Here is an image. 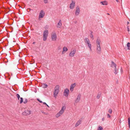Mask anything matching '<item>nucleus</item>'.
<instances>
[{
    "label": "nucleus",
    "mask_w": 130,
    "mask_h": 130,
    "mask_svg": "<svg viewBox=\"0 0 130 130\" xmlns=\"http://www.w3.org/2000/svg\"><path fill=\"white\" fill-rule=\"evenodd\" d=\"M45 13L43 10H41L39 13L38 19L39 20H41V18H43L45 15Z\"/></svg>",
    "instance_id": "obj_4"
},
{
    "label": "nucleus",
    "mask_w": 130,
    "mask_h": 130,
    "mask_svg": "<svg viewBox=\"0 0 130 130\" xmlns=\"http://www.w3.org/2000/svg\"><path fill=\"white\" fill-rule=\"evenodd\" d=\"M80 10L79 7L77 6L76 7V9L75 11V14L76 16L78 15L80 12Z\"/></svg>",
    "instance_id": "obj_9"
},
{
    "label": "nucleus",
    "mask_w": 130,
    "mask_h": 130,
    "mask_svg": "<svg viewBox=\"0 0 130 130\" xmlns=\"http://www.w3.org/2000/svg\"><path fill=\"white\" fill-rule=\"evenodd\" d=\"M101 93H100L99 92L97 94V98L98 99H99L101 96Z\"/></svg>",
    "instance_id": "obj_27"
},
{
    "label": "nucleus",
    "mask_w": 130,
    "mask_h": 130,
    "mask_svg": "<svg viewBox=\"0 0 130 130\" xmlns=\"http://www.w3.org/2000/svg\"><path fill=\"white\" fill-rule=\"evenodd\" d=\"M96 52L98 54H100L101 53V46H96Z\"/></svg>",
    "instance_id": "obj_11"
},
{
    "label": "nucleus",
    "mask_w": 130,
    "mask_h": 130,
    "mask_svg": "<svg viewBox=\"0 0 130 130\" xmlns=\"http://www.w3.org/2000/svg\"><path fill=\"white\" fill-rule=\"evenodd\" d=\"M65 109V106H63L60 110L56 115V117L57 118H58L61 116V115L64 112Z\"/></svg>",
    "instance_id": "obj_3"
},
{
    "label": "nucleus",
    "mask_w": 130,
    "mask_h": 130,
    "mask_svg": "<svg viewBox=\"0 0 130 130\" xmlns=\"http://www.w3.org/2000/svg\"><path fill=\"white\" fill-rule=\"evenodd\" d=\"M27 102V100L26 99H25L23 103L24 104H26Z\"/></svg>",
    "instance_id": "obj_29"
},
{
    "label": "nucleus",
    "mask_w": 130,
    "mask_h": 130,
    "mask_svg": "<svg viewBox=\"0 0 130 130\" xmlns=\"http://www.w3.org/2000/svg\"><path fill=\"white\" fill-rule=\"evenodd\" d=\"M75 2L74 0H72L71 2L70 5V8L71 9H73L75 6Z\"/></svg>",
    "instance_id": "obj_5"
},
{
    "label": "nucleus",
    "mask_w": 130,
    "mask_h": 130,
    "mask_svg": "<svg viewBox=\"0 0 130 130\" xmlns=\"http://www.w3.org/2000/svg\"><path fill=\"white\" fill-rule=\"evenodd\" d=\"M76 84L75 83H74L72 84L70 86V91L71 92H72L73 90V89L74 87L75 86Z\"/></svg>",
    "instance_id": "obj_14"
},
{
    "label": "nucleus",
    "mask_w": 130,
    "mask_h": 130,
    "mask_svg": "<svg viewBox=\"0 0 130 130\" xmlns=\"http://www.w3.org/2000/svg\"><path fill=\"white\" fill-rule=\"evenodd\" d=\"M43 113L44 114H46V113L45 112H43Z\"/></svg>",
    "instance_id": "obj_43"
},
{
    "label": "nucleus",
    "mask_w": 130,
    "mask_h": 130,
    "mask_svg": "<svg viewBox=\"0 0 130 130\" xmlns=\"http://www.w3.org/2000/svg\"><path fill=\"white\" fill-rule=\"evenodd\" d=\"M76 52V50L75 49H73L71 50L69 54V56L71 57H74Z\"/></svg>",
    "instance_id": "obj_7"
},
{
    "label": "nucleus",
    "mask_w": 130,
    "mask_h": 130,
    "mask_svg": "<svg viewBox=\"0 0 130 130\" xmlns=\"http://www.w3.org/2000/svg\"><path fill=\"white\" fill-rule=\"evenodd\" d=\"M35 42H33V43H32V44H35Z\"/></svg>",
    "instance_id": "obj_40"
},
{
    "label": "nucleus",
    "mask_w": 130,
    "mask_h": 130,
    "mask_svg": "<svg viewBox=\"0 0 130 130\" xmlns=\"http://www.w3.org/2000/svg\"><path fill=\"white\" fill-rule=\"evenodd\" d=\"M62 24L61 22V21L60 20H59V22L57 24L56 27L57 28H60L62 26Z\"/></svg>",
    "instance_id": "obj_16"
},
{
    "label": "nucleus",
    "mask_w": 130,
    "mask_h": 130,
    "mask_svg": "<svg viewBox=\"0 0 130 130\" xmlns=\"http://www.w3.org/2000/svg\"><path fill=\"white\" fill-rule=\"evenodd\" d=\"M104 120V118H103L102 119V121H103Z\"/></svg>",
    "instance_id": "obj_41"
},
{
    "label": "nucleus",
    "mask_w": 130,
    "mask_h": 130,
    "mask_svg": "<svg viewBox=\"0 0 130 130\" xmlns=\"http://www.w3.org/2000/svg\"><path fill=\"white\" fill-rule=\"evenodd\" d=\"M17 98L19 100V99L20 98V95H19L18 94H17Z\"/></svg>",
    "instance_id": "obj_32"
},
{
    "label": "nucleus",
    "mask_w": 130,
    "mask_h": 130,
    "mask_svg": "<svg viewBox=\"0 0 130 130\" xmlns=\"http://www.w3.org/2000/svg\"><path fill=\"white\" fill-rule=\"evenodd\" d=\"M86 44L87 45L88 47L91 46L90 41L86 43Z\"/></svg>",
    "instance_id": "obj_24"
},
{
    "label": "nucleus",
    "mask_w": 130,
    "mask_h": 130,
    "mask_svg": "<svg viewBox=\"0 0 130 130\" xmlns=\"http://www.w3.org/2000/svg\"><path fill=\"white\" fill-rule=\"evenodd\" d=\"M116 1L117 2H118V0H116Z\"/></svg>",
    "instance_id": "obj_47"
},
{
    "label": "nucleus",
    "mask_w": 130,
    "mask_h": 130,
    "mask_svg": "<svg viewBox=\"0 0 130 130\" xmlns=\"http://www.w3.org/2000/svg\"><path fill=\"white\" fill-rule=\"evenodd\" d=\"M51 38L52 41H55L56 40L57 35L55 32H53L51 36Z\"/></svg>",
    "instance_id": "obj_8"
},
{
    "label": "nucleus",
    "mask_w": 130,
    "mask_h": 130,
    "mask_svg": "<svg viewBox=\"0 0 130 130\" xmlns=\"http://www.w3.org/2000/svg\"><path fill=\"white\" fill-rule=\"evenodd\" d=\"M30 111L26 110L23 112L22 114L24 115H27L30 114Z\"/></svg>",
    "instance_id": "obj_12"
},
{
    "label": "nucleus",
    "mask_w": 130,
    "mask_h": 130,
    "mask_svg": "<svg viewBox=\"0 0 130 130\" xmlns=\"http://www.w3.org/2000/svg\"><path fill=\"white\" fill-rule=\"evenodd\" d=\"M48 27H49V26H48V25H46L45 26L44 28H45L46 29H47L48 28Z\"/></svg>",
    "instance_id": "obj_35"
},
{
    "label": "nucleus",
    "mask_w": 130,
    "mask_h": 130,
    "mask_svg": "<svg viewBox=\"0 0 130 130\" xmlns=\"http://www.w3.org/2000/svg\"><path fill=\"white\" fill-rule=\"evenodd\" d=\"M103 129V128L101 126H98L97 130H102Z\"/></svg>",
    "instance_id": "obj_25"
},
{
    "label": "nucleus",
    "mask_w": 130,
    "mask_h": 130,
    "mask_svg": "<svg viewBox=\"0 0 130 130\" xmlns=\"http://www.w3.org/2000/svg\"><path fill=\"white\" fill-rule=\"evenodd\" d=\"M60 47H58V50H60Z\"/></svg>",
    "instance_id": "obj_42"
},
{
    "label": "nucleus",
    "mask_w": 130,
    "mask_h": 130,
    "mask_svg": "<svg viewBox=\"0 0 130 130\" xmlns=\"http://www.w3.org/2000/svg\"><path fill=\"white\" fill-rule=\"evenodd\" d=\"M101 43L100 40L98 38L96 41V46H100V44Z\"/></svg>",
    "instance_id": "obj_13"
},
{
    "label": "nucleus",
    "mask_w": 130,
    "mask_h": 130,
    "mask_svg": "<svg viewBox=\"0 0 130 130\" xmlns=\"http://www.w3.org/2000/svg\"><path fill=\"white\" fill-rule=\"evenodd\" d=\"M100 3L103 5H106L107 4V2L106 1H103L101 2Z\"/></svg>",
    "instance_id": "obj_19"
},
{
    "label": "nucleus",
    "mask_w": 130,
    "mask_h": 130,
    "mask_svg": "<svg viewBox=\"0 0 130 130\" xmlns=\"http://www.w3.org/2000/svg\"><path fill=\"white\" fill-rule=\"evenodd\" d=\"M59 85H56L54 88L53 92L54 97L56 98L58 94L59 91Z\"/></svg>",
    "instance_id": "obj_1"
},
{
    "label": "nucleus",
    "mask_w": 130,
    "mask_h": 130,
    "mask_svg": "<svg viewBox=\"0 0 130 130\" xmlns=\"http://www.w3.org/2000/svg\"><path fill=\"white\" fill-rule=\"evenodd\" d=\"M127 45L128 47V50H130V43L129 42L128 43Z\"/></svg>",
    "instance_id": "obj_22"
},
{
    "label": "nucleus",
    "mask_w": 130,
    "mask_h": 130,
    "mask_svg": "<svg viewBox=\"0 0 130 130\" xmlns=\"http://www.w3.org/2000/svg\"><path fill=\"white\" fill-rule=\"evenodd\" d=\"M69 90L67 88L65 89L64 92V95L66 97H68L69 93Z\"/></svg>",
    "instance_id": "obj_10"
},
{
    "label": "nucleus",
    "mask_w": 130,
    "mask_h": 130,
    "mask_svg": "<svg viewBox=\"0 0 130 130\" xmlns=\"http://www.w3.org/2000/svg\"><path fill=\"white\" fill-rule=\"evenodd\" d=\"M121 71L122 70V71H123V70H122V68L121 69Z\"/></svg>",
    "instance_id": "obj_45"
},
{
    "label": "nucleus",
    "mask_w": 130,
    "mask_h": 130,
    "mask_svg": "<svg viewBox=\"0 0 130 130\" xmlns=\"http://www.w3.org/2000/svg\"><path fill=\"white\" fill-rule=\"evenodd\" d=\"M81 96V94L79 93L78 94L77 97L76 98L75 100V103H78L80 101Z\"/></svg>",
    "instance_id": "obj_6"
},
{
    "label": "nucleus",
    "mask_w": 130,
    "mask_h": 130,
    "mask_svg": "<svg viewBox=\"0 0 130 130\" xmlns=\"http://www.w3.org/2000/svg\"><path fill=\"white\" fill-rule=\"evenodd\" d=\"M20 103H22L23 102V99L22 98H20Z\"/></svg>",
    "instance_id": "obj_30"
},
{
    "label": "nucleus",
    "mask_w": 130,
    "mask_h": 130,
    "mask_svg": "<svg viewBox=\"0 0 130 130\" xmlns=\"http://www.w3.org/2000/svg\"><path fill=\"white\" fill-rule=\"evenodd\" d=\"M92 32L91 31V33L90 34V37L92 39V40L94 39V38L93 37V35L92 34Z\"/></svg>",
    "instance_id": "obj_26"
},
{
    "label": "nucleus",
    "mask_w": 130,
    "mask_h": 130,
    "mask_svg": "<svg viewBox=\"0 0 130 130\" xmlns=\"http://www.w3.org/2000/svg\"><path fill=\"white\" fill-rule=\"evenodd\" d=\"M68 50V48L65 46L63 48V51L62 52V54H64L65 53L64 52H66Z\"/></svg>",
    "instance_id": "obj_18"
},
{
    "label": "nucleus",
    "mask_w": 130,
    "mask_h": 130,
    "mask_svg": "<svg viewBox=\"0 0 130 130\" xmlns=\"http://www.w3.org/2000/svg\"><path fill=\"white\" fill-rule=\"evenodd\" d=\"M117 65L113 61H112L111 62V66L112 68H115L116 69Z\"/></svg>",
    "instance_id": "obj_17"
},
{
    "label": "nucleus",
    "mask_w": 130,
    "mask_h": 130,
    "mask_svg": "<svg viewBox=\"0 0 130 130\" xmlns=\"http://www.w3.org/2000/svg\"><path fill=\"white\" fill-rule=\"evenodd\" d=\"M115 70L114 71V73H115V74H116L118 72V70L116 68V69L115 68Z\"/></svg>",
    "instance_id": "obj_28"
},
{
    "label": "nucleus",
    "mask_w": 130,
    "mask_h": 130,
    "mask_svg": "<svg viewBox=\"0 0 130 130\" xmlns=\"http://www.w3.org/2000/svg\"><path fill=\"white\" fill-rule=\"evenodd\" d=\"M128 124L129 127L130 128V118L129 117L128 119Z\"/></svg>",
    "instance_id": "obj_23"
},
{
    "label": "nucleus",
    "mask_w": 130,
    "mask_h": 130,
    "mask_svg": "<svg viewBox=\"0 0 130 130\" xmlns=\"http://www.w3.org/2000/svg\"><path fill=\"white\" fill-rule=\"evenodd\" d=\"M43 104H45V105H47V104H46V103L45 102H44L43 103Z\"/></svg>",
    "instance_id": "obj_39"
},
{
    "label": "nucleus",
    "mask_w": 130,
    "mask_h": 130,
    "mask_svg": "<svg viewBox=\"0 0 130 130\" xmlns=\"http://www.w3.org/2000/svg\"><path fill=\"white\" fill-rule=\"evenodd\" d=\"M82 121V119H81L78 121L75 125V127H77L79 125L81 124Z\"/></svg>",
    "instance_id": "obj_15"
},
{
    "label": "nucleus",
    "mask_w": 130,
    "mask_h": 130,
    "mask_svg": "<svg viewBox=\"0 0 130 130\" xmlns=\"http://www.w3.org/2000/svg\"><path fill=\"white\" fill-rule=\"evenodd\" d=\"M107 117L108 118H109L110 117V116L109 114H107Z\"/></svg>",
    "instance_id": "obj_36"
},
{
    "label": "nucleus",
    "mask_w": 130,
    "mask_h": 130,
    "mask_svg": "<svg viewBox=\"0 0 130 130\" xmlns=\"http://www.w3.org/2000/svg\"><path fill=\"white\" fill-rule=\"evenodd\" d=\"M84 41H85V44H86L87 43L89 42L90 41L88 38H85V39H84Z\"/></svg>",
    "instance_id": "obj_20"
},
{
    "label": "nucleus",
    "mask_w": 130,
    "mask_h": 130,
    "mask_svg": "<svg viewBox=\"0 0 130 130\" xmlns=\"http://www.w3.org/2000/svg\"><path fill=\"white\" fill-rule=\"evenodd\" d=\"M108 112L110 113H112V110L111 109H109V110H108Z\"/></svg>",
    "instance_id": "obj_31"
},
{
    "label": "nucleus",
    "mask_w": 130,
    "mask_h": 130,
    "mask_svg": "<svg viewBox=\"0 0 130 130\" xmlns=\"http://www.w3.org/2000/svg\"><path fill=\"white\" fill-rule=\"evenodd\" d=\"M48 34V30L47 29L45 30L43 34V41H45L46 40Z\"/></svg>",
    "instance_id": "obj_2"
},
{
    "label": "nucleus",
    "mask_w": 130,
    "mask_h": 130,
    "mask_svg": "<svg viewBox=\"0 0 130 130\" xmlns=\"http://www.w3.org/2000/svg\"><path fill=\"white\" fill-rule=\"evenodd\" d=\"M46 105V106H47V107H49V106H48V105L47 104V105Z\"/></svg>",
    "instance_id": "obj_46"
},
{
    "label": "nucleus",
    "mask_w": 130,
    "mask_h": 130,
    "mask_svg": "<svg viewBox=\"0 0 130 130\" xmlns=\"http://www.w3.org/2000/svg\"><path fill=\"white\" fill-rule=\"evenodd\" d=\"M127 29L128 31H129V27L128 26L127 27Z\"/></svg>",
    "instance_id": "obj_37"
},
{
    "label": "nucleus",
    "mask_w": 130,
    "mask_h": 130,
    "mask_svg": "<svg viewBox=\"0 0 130 130\" xmlns=\"http://www.w3.org/2000/svg\"><path fill=\"white\" fill-rule=\"evenodd\" d=\"M44 3L45 4L48 3V0H43Z\"/></svg>",
    "instance_id": "obj_33"
},
{
    "label": "nucleus",
    "mask_w": 130,
    "mask_h": 130,
    "mask_svg": "<svg viewBox=\"0 0 130 130\" xmlns=\"http://www.w3.org/2000/svg\"><path fill=\"white\" fill-rule=\"evenodd\" d=\"M37 100H38V101H39L40 103H42V102L41 101H40L39 99H37Z\"/></svg>",
    "instance_id": "obj_38"
},
{
    "label": "nucleus",
    "mask_w": 130,
    "mask_h": 130,
    "mask_svg": "<svg viewBox=\"0 0 130 130\" xmlns=\"http://www.w3.org/2000/svg\"><path fill=\"white\" fill-rule=\"evenodd\" d=\"M129 22H127V24H129Z\"/></svg>",
    "instance_id": "obj_44"
},
{
    "label": "nucleus",
    "mask_w": 130,
    "mask_h": 130,
    "mask_svg": "<svg viewBox=\"0 0 130 130\" xmlns=\"http://www.w3.org/2000/svg\"><path fill=\"white\" fill-rule=\"evenodd\" d=\"M42 86L43 88H46L48 86V85L44 83L42 84Z\"/></svg>",
    "instance_id": "obj_21"
},
{
    "label": "nucleus",
    "mask_w": 130,
    "mask_h": 130,
    "mask_svg": "<svg viewBox=\"0 0 130 130\" xmlns=\"http://www.w3.org/2000/svg\"><path fill=\"white\" fill-rule=\"evenodd\" d=\"M88 47L89 48L90 50V51H92V46H90L89 47Z\"/></svg>",
    "instance_id": "obj_34"
}]
</instances>
